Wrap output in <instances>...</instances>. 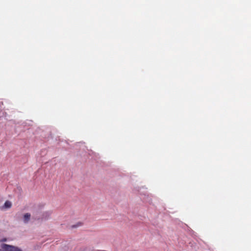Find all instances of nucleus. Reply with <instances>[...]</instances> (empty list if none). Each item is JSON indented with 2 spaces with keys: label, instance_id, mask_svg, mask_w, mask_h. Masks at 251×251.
<instances>
[{
  "label": "nucleus",
  "instance_id": "f03ea898",
  "mask_svg": "<svg viewBox=\"0 0 251 251\" xmlns=\"http://www.w3.org/2000/svg\"><path fill=\"white\" fill-rule=\"evenodd\" d=\"M11 206V202L9 201H6L3 206L2 208H10Z\"/></svg>",
  "mask_w": 251,
  "mask_h": 251
},
{
  "label": "nucleus",
  "instance_id": "7ed1b4c3",
  "mask_svg": "<svg viewBox=\"0 0 251 251\" xmlns=\"http://www.w3.org/2000/svg\"><path fill=\"white\" fill-rule=\"evenodd\" d=\"M30 218V214L27 213L25 214L24 216V220L25 223H26L28 222Z\"/></svg>",
  "mask_w": 251,
  "mask_h": 251
},
{
  "label": "nucleus",
  "instance_id": "20e7f679",
  "mask_svg": "<svg viewBox=\"0 0 251 251\" xmlns=\"http://www.w3.org/2000/svg\"><path fill=\"white\" fill-rule=\"evenodd\" d=\"M0 251H2V250H0Z\"/></svg>",
  "mask_w": 251,
  "mask_h": 251
},
{
  "label": "nucleus",
  "instance_id": "f257e3e1",
  "mask_svg": "<svg viewBox=\"0 0 251 251\" xmlns=\"http://www.w3.org/2000/svg\"><path fill=\"white\" fill-rule=\"evenodd\" d=\"M2 249L5 251H22L21 249L17 247H15L7 244H2L1 246Z\"/></svg>",
  "mask_w": 251,
  "mask_h": 251
}]
</instances>
